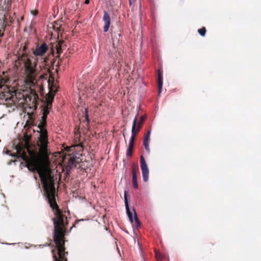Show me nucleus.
<instances>
[{
    "label": "nucleus",
    "mask_w": 261,
    "mask_h": 261,
    "mask_svg": "<svg viewBox=\"0 0 261 261\" xmlns=\"http://www.w3.org/2000/svg\"><path fill=\"white\" fill-rule=\"evenodd\" d=\"M8 81V78L0 79V89H3L0 93V100H4V104L8 107H24L26 106L32 112L36 111L39 103V97L36 91L31 89L29 93L25 95L22 92H17L13 87L5 85Z\"/></svg>",
    "instance_id": "obj_1"
},
{
    "label": "nucleus",
    "mask_w": 261,
    "mask_h": 261,
    "mask_svg": "<svg viewBox=\"0 0 261 261\" xmlns=\"http://www.w3.org/2000/svg\"><path fill=\"white\" fill-rule=\"evenodd\" d=\"M18 60L19 63L23 64L26 82L30 86L29 92L31 89L36 91L35 89L37 75L36 68L39 60L31 54H25L20 55L18 58Z\"/></svg>",
    "instance_id": "obj_2"
},
{
    "label": "nucleus",
    "mask_w": 261,
    "mask_h": 261,
    "mask_svg": "<svg viewBox=\"0 0 261 261\" xmlns=\"http://www.w3.org/2000/svg\"><path fill=\"white\" fill-rule=\"evenodd\" d=\"M47 116L43 115L38 126L40 129V136L39 138V142L40 143V151L43 154L47 152V147L48 143L47 130L45 128L47 124Z\"/></svg>",
    "instance_id": "obj_3"
},
{
    "label": "nucleus",
    "mask_w": 261,
    "mask_h": 261,
    "mask_svg": "<svg viewBox=\"0 0 261 261\" xmlns=\"http://www.w3.org/2000/svg\"><path fill=\"white\" fill-rule=\"evenodd\" d=\"M48 50L49 46L45 42L37 43L35 48L32 49V55L38 60H41L40 67L46 65V63L48 61V58L44 57L45 54Z\"/></svg>",
    "instance_id": "obj_4"
},
{
    "label": "nucleus",
    "mask_w": 261,
    "mask_h": 261,
    "mask_svg": "<svg viewBox=\"0 0 261 261\" xmlns=\"http://www.w3.org/2000/svg\"><path fill=\"white\" fill-rule=\"evenodd\" d=\"M68 154L69 157L66 169L67 171H70L72 168H76L77 165L81 162L82 159L79 156L80 155L79 153H72L69 154V153Z\"/></svg>",
    "instance_id": "obj_5"
},
{
    "label": "nucleus",
    "mask_w": 261,
    "mask_h": 261,
    "mask_svg": "<svg viewBox=\"0 0 261 261\" xmlns=\"http://www.w3.org/2000/svg\"><path fill=\"white\" fill-rule=\"evenodd\" d=\"M140 161L143 180L144 181H147L148 180L149 170L145 159L143 155H141Z\"/></svg>",
    "instance_id": "obj_6"
},
{
    "label": "nucleus",
    "mask_w": 261,
    "mask_h": 261,
    "mask_svg": "<svg viewBox=\"0 0 261 261\" xmlns=\"http://www.w3.org/2000/svg\"><path fill=\"white\" fill-rule=\"evenodd\" d=\"M136 137V131H135V121L134 123V126L132 129V136L129 143L128 148L126 151V155L128 156H132L133 155V150L134 148V142Z\"/></svg>",
    "instance_id": "obj_7"
},
{
    "label": "nucleus",
    "mask_w": 261,
    "mask_h": 261,
    "mask_svg": "<svg viewBox=\"0 0 261 261\" xmlns=\"http://www.w3.org/2000/svg\"><path fill=\"white\" fill-rule=\"evenodd\" d=\"M138 117H139V113H137V115H136L133 122V126H134V122L135 121V131H136V136L137 135V133L139 132L140 128L142 127L143 123L144 122L146 117L144 115H142L139 118V120H138Z\"/></svg>",
    "instance_id": "obj_8"
},
{
    "label": "nucleus",
    "mask_w": 261,
    "mask_h": 261,
    "mask_svg": "<svg viewBox=\"0 0 261 261\" xmlns=\"http://www.w3.org/2000/svg\"><path fill=\"white\" fill-rule=\"evenodd\" d=\"M16 149L18 153L20 154L21 158L26 163V167L29 170L32 171V166L31 165V163H30L29 158L27 155L24 150L20 146H17Z\"/></svg>",
    "instance_id": "obj_9"
},
{
    "label": "nucleus",
    "mask_w": 261,
    "mask_h": 261,
    "mask_svg": "<svg viewBox=\"0 0 261 261\" xmlns=\"http://www.w3.org/2000/svg\"><path fill=\"white\" fill-rule=\"evenodd\" d=\"M139 170L138 167H136L135 164L132 165V182L134 188L135 189L138 188V185L137 183V171Z\"/></svg>",
    "instance_id": "obj_10"
},
{
    "label": "nucleus",
    "mask_w": 261,
    "mask_h": 261,
    "mask_svg": "<svg viewBox=\"0 0 261 261\" xmlns=\"http://www.w3.org/2000/svg\"><path fill=\"white\" fill-rule=\"evenodd\" d=\"M102 20L105 22L103 31L105 32H108L110 27L111 18L110 15L106 11H104V15L102 18Z\"/></svg>",
    "instance_id": "obj_11"
},
{
    "label": "nucleus",
    "mask_w": 261,
    "mask_h": 261,
    "mask_svg": "<svg viewBox=\"0 0 261 261\" xmlns=\"http://www.w3.org/2000/svg\"><path fill=\"white\" fill-rule=\"evenodd\" d=\"M124 201H125V205L126 207V210L127 212V214L129 218L130 221L133 223V217L132 212H130L128 203L127 197V192L125 191L124 192Z\"/></svg>",
    "instance_id": "obj_12"
},
{
    "label": "nucleus",
    "mask_w": 261,
    "mask_h": 261,
    "mask_svg": "<svg viewBox=\"0 0 261 261\" xmlns=\"http://www.w3.org/2000/svg\"><path fill=\"white\" fill-rule=\"evenodd\" d=\"M150 131L148 130L147 133L146 134L144 140H143V145L145 146V149L148 152L150 151V148L149 146V140L150 138Z\"/></svg>",
    "instance_id": "obj_13"
},
{
    "label": "nucleus",
    "mask_w": 261,
    "mask_h": 261,
    "mask_svg": "<svg viewBox=\"0 0 261 261\" xmlns=\"http://www.w3.org/2000/svg\"><path fill=\"white\" fill-rule=\"evenodd\" d=\"M158 87H159V94H160L161 91H162V86H163V77H162V73L160 69L158 70Z\"/></svg>",
    "instance_id": "obj_14"
},
{
    "label": "nucleus",
    "mask_w": 261,
    "mask_h": 261,
    "mask_svg": "<svg viewBox=\"0 0 261 261\" xmlns=\"http://www.w3.org/2000/svg\"><path fill=\"white\" fill-rule=\"evenodd\" d=\"M65 46H66V45L64 44V41L63 40L59 41L56 45L57 54H61L62 53V48H64Z\"/></svg>",
    "instance_id": "obj_15"
},
{
    "label": "nucleus",
    "mask_w": 261,
    "mask_h": 261,
    "mask_svg": "<svg viewBox=\"0 0 261 261\" xmlns=\"http://www.w3.org/2000/svg\"><path fill=\"white\" fill-rule=\"evenodd\" d=\"M133 211L134 212V221H135V223H134V226L135 227H136V228L137 229H138L140 227V222L139 220V218L137 216V214L134 208H133Z\"/></svg>",
    "instance_id": "obj_16"
},
{
    "label": "nucleus",
    "mask_w": 261,
    "mask_h": 261,
    "mask_svg": "<svg viewBox=\"0 0 261 261\" xmlns=\"http://www.w3.org/2000/svg\"><path fill=\"white\" fill-rule=\"evenodd\" d=\"M52 28L54 29V30L56 32L58 35L61 32V25H60L59 23H58L56 22H54L53 23L51 24Z\"/></svg>",
    "instance_id": "obj_17"
},
{
    "label": "nucleus",
    "mask_w": 261,
    "mask_h": 261,
    "mask_svg": "<svg viewBox=\"0 0 261 261\" xmlns=\"http://www.w3.org/2000/svg\"><path fill=\"white\" fill-rule=\"evenodd\" d=\"M28 42H25L24 43V45H23L22 47V50L21 55L24 54H30V51L28 50Z\"/></svg>",
    "instance_id": "obj_18"
},
{
    "label": "nucleus",
    "mask_w": 261,
    "mask_h": 261,
    "mask_svg": "<svg viewBox=\"0 0 261 261\" xmlns=\"http://www.w3.org/2000/svg\"><path fill=\"white\" fill-rule=\"evenodd\" d=\"M206 31V30L205 27H202L198 30V33L202 36H204L205 35Z\"/></svg>",
    "instance_id": "obj_19"
},
{
    "label": "nucleus",
    "mask_w": 261,
    "mask_h": 261,
    "mask_svg": "<svg viewBox=\"0 0 261 261\" xmlns=\"http://www.w3.org/2000/svg\"><path fill=\"white\" fill-rule=\"evenodd\" d=\"M88 108H86L85 109V119H86V121L88 122H90V119H89V117H88Z\"/></svg>",
    "instance_id": "obj_20"
},
{
    "label": "nucleus",
    "mask_w": 261,
    "mask_h": 261,
    "mask_svg": "<svg viewBox=\"0 0 261 261\" xmlns=\"http://www.w3.org/2000/svg\"><path fill=\"white\" fill-rule=\"evenodd\" d=\"M52 107V102L51 101H48L46 104L45 108H47L48 110L50 109Z\"/></svg>",
    "instance_id": "obj_21"
},
{
    "label": "nucleus",
    "mask_w": 261,
    "mask_h": 261,
    "mask_svg": "<svg viewBox=\"0 0 261 261\" xmlns=\"http://www.w3.org/2000/svg\"><path fill=\"white\" fill-rule=\"evenodd\" d=\"M49 113V110H48L47 108H44L43 109V115L47 116Z\"/></svg>",
    "instance_id": "obj_22"
},
{
    "label": "nucleus",
    "mask_w": 261,
    "mask_h": 261,
    "mask_svg": "<svg viewBox=\"0 0 261 261\" xmlns=\"http://www.w3.org/2000/svg\"><path fill=\"white\" fill-rule=\"evenodd\" d=\"M155 257L158 260H161L162 259V256L159 253H155Z\"/></svg>",
    "instance_id": "obj_23"
},
{
    "label": "nucleus",
    "mask_w": 261,
    "mask_h": 261,
    "mask_svg": "<svg viewBox=\"0 0 261 261\" xmlns=\"http://www.w3.org/2000/svg\"><path fill=\"white\" fill-rule=\"evenodd\" d=\"M31 13L33 15H36L38 14V11L37 10H32Z\"/></svg>",
    "instance_id": "obj_24"
},
{
    "label": "nucleus",
    "mask_w": 261,
    "mask_h": 261,
    "mask_svg": "<svg viewBox=\"0 0 261 261\" xmlns=\"http://www.w3.org/2000/svg\"><path fill=\"white\" fill-rule=\"evenodd\" d=\"M75 147L74 146H71L70 147H68V149L67 150V152H69L70 151H71L72 150V148H74Z\"/></svg>",
    "instance_id": "obj_25"
},
{
    "label": "nucleus",
    "mask_w": 261,
    "mask_h": 261,
    "mask_svg": "<svg viewBox=\"0 0 261 261\" xmlns=\"http://www.w3.org/2000/svg\"><path fill=\"white\" fill-rule=\"evenodd\" d=\"M55 251H56L55 249L52 250L51 252H52L53 255H57L55 253Z\"/></svg>",
    "instance_id": "obj_26"
},
{
    "label": "nucleus",
    "mask_w": 261,
    "mask_h": 261,
    "mask_svg": "<svg viewBox=\"0 0 261 261\" xmlns=\"http://www.w3.org/2000/svg\"><path fill=\"white\" fill-rule=\"evenodd\" d=\"M90 1L89 0H85V4H88L89 3Z\"/></svg>",
    "instance_id": "obj_27"
},
{
    "label": "nucleus",
    "mask_w": 261,
    "mask_h": 261,
    "mask_svg": "<svg viewBox=\"0 0 261 261\" xmlns=\"http://www.w3.org/2000/svg\"><path fill=\"white\" fill-rule=\"evenodd\" d=\"M130 5H132L134 2V0H129V1Z\"/></svg>",
    "instance_id": "obj_28"
},
{
    "label": "nucleus",
    "mask_w": 261,
    "mask_h": 261,
    "mask_svg": "<svg viewBox=\"0 0 261 261\" xmlns=\"http://www.w3.org/2000/svg\"><path fill=\"white\" fill-rule=\"evenodd\" d=\"M35 178L36 179H37V177H36V176H35Z\"/></svg>",
    "instance_id": "obj_29"
},
{
    "label": "nucleus",
    "mask_w": 261,
    "mask_h": 261,
    "mask_svg": "<svg viewBox=\"0 0 261 261\" xmlns=\"http://www.w3.org/2000/svg\"><path fill=\"white\" fill-rule=\"evenodd\" d=\"M79 220H76L75 221V222H79Z\"/></svg>",
    "instance_id": "obj_30"
},
{
    "label": "nucleus",
    "mask_w": 261,
    "mask_h": 261,
    "mask_svg": "<svg viewBox=\"0 0 261 261\" xmlns=\"http://www.w3.org/2000/svg\"><path fill=\"white\" fill-rule=\"evenodd\" d=\"M9 1H10V3H11V0H9Z\"/></svg>",
    "instance_id": "obj_31"
}]
</instances>
